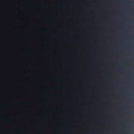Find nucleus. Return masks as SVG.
<instances>
[{"label": "nucleus", "mask_w": 134, "mask_h": 134, "mask_svg": "<svg viewBox=\"0 0 134 134\" xmlns=\"http://www.w3.org/2000/svg\"><path fill=\"white\" fill-rule=\"evenodd\" d=\"M63 109L64 110H66V108H64V109Z\"/></svg>", "instance_id": "1"}]
</instances>
